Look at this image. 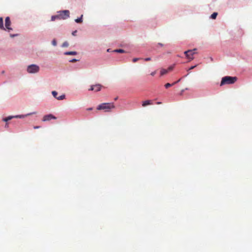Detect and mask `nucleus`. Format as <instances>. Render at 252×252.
<instances>
[{"instance_id": "nucleus-5", "label": "nucleus", "mask_w": 252, "mask_h": 252, "mask_svg": "<svg viewBox=\"0 0 252 252\" xmlns=\"http://www.w3.org/2000/svg\"><path fill=\"white\" fill-rule=\"evenodd\" d=\"M196 49H194L193 50H189L184 52L186 57L188 59H189L190 61L193 59V55L195 53V51H196Z\"/></svg>"}, {"instance_id": "nucleus-6", "label": "nucleus", "mask_w": 252, "mask_h": 252, "mask_svg": "<svg viewBox=\"0 0 252 252\" xmlns=\"http://www.w3.org/2000/svg\"><path fill=\"white\" fill-rule=\"evenodd\" d=\"M11 21L9 17H6L5 19V28L7 29L8 32H10L12 30V29L10 27Z\"/></svg>"}, {"instance_id": "nucleus-26", "label": "nucleus", "mask_w": 252, "mask_h": 252, "mask_svg": "<svg viewBox=\"0 0 252 252\" xmlns=\"http://www.w3.org/2000/svg\"><path fill=\"white\" fill-rule=\"evenodd\" d=\"M78 61V60H77L76 59H73L69 60V62H76Z\"/></svg>"}, {"instance_id": "nucleus-16", "label": "nucleus", "mask_w": 252, "mask_h": 252, "mask_svg": "<svg viewBox=\"0 0 252 252\" xmlns=\"http://www.w3.org/2000/svg\"><path fill=\"white\" fill-rule=\"evenodd\" d=\"M56 19H59L58 15H53L51 16V21H54Z\"/></svg>"}, {"instance_id": "nucleus-19", "label": "nucleus", "mask_w": 252, "mask_h": 252, "mask_svg": "<svg viewBox=\"0 0 252 252\" xmlns=\"http://www.w3.org/2000/svg\"><path fill=\"white\" fill-rule=\"evenodd\" d=\"M52 94L53 95V96L56 98L57 99V97H58L57 96V95H58V92L55 91H53L52 92Z\"/></svg>"}, {"instance_id": "nucleus-7", "label": "nucleus", "mask_w": 252, "mask_h": 252, "mask_svg": "<svg viewBox=\"0 0 252 252\" xmlns=\"http://www.w3.org/2000/svg\"><path fill=\"white\" fill-rule=\"evenodd\" d=\"M52 119H56V117L53 116L52 114H48L45 115L43 118L42 121L44 122L49 121Z\"/></svg>"}, {"instance_id": "nucleus-13", "label": "nucleus", "mask_w": 252, "mask_h": 252, "mask_svg": "<svg viewBox=\"0 0 252 252\" xmlns=\"http://www.w3.org/2000/svg\"><path fill=\"white\" fill-rule=\"evenodd\" d=\"M12 119V116H9L7 117L3 118L2 121L5 122H7L8 121L11 120Z\"/></svg>"}, {"instance_id": "nucleus-36", "label": "nucleus", "mask_w": 252, "mask_h": 252, "mask_svg": "<svg viewBox=\"0 0 252 252\" xmlns=\"http://www.w3.org/2000/svg\"><path fill=\"white\" fill-rule=\"evenodd\" d=\"M88 110H92V108H88Z\"/></svg>"}, {"instance_id": "nucleus-8", "label": "nucleus", "mask_w": 252, "mask_h": 252, "mask_svg": "<svg viewBox=\"0 0 252 252\" xmlns=\"http://www.w3.org/2000/svg\"><path fill=\"white\" fill-rule=\"evenodd\" d=\"M101 88V85L100 84H97L95 85H93L91 86V89H90V90L91 91H94L95 92H98L100 90Z\"/></svg>"}, {"instance_id": "nucleus-2", "label": "nucleus", "mask_w": 252, "mask_h": 252, "mask_svg": "<svg viewBox=\"0 0 252 252\" xmlns=\"http://www.w3.org/2000/svg\"><path fill=\"white\" fill-rule=\"evenodd\" d=\"M237 80V78L236 77H231V76H225L222 77L220 86H222L223 85L226 84H234Z\"/></svg>"}, {"instance_id": "nucleus-29", "label": "nucleus", "mask_w": 252, "mask_h": 252, "mask_svg": "<svg viewBox=\"0 0 252 252\" xmlns=\"http://www.w3.org/2000/svg\"><path fill=\"white\" fill-rule=\"evenodd\" d=\"M82 17H83V15H82L81 16V17H80V20H79L80 23H81L82 22Z\"/></svg>"}, {"instance_id": "nucleus-34", "label": "nucleus", "mask_w": 252, "mask_h": 252, "mask_svg": "<svg viewBox=\"0 0 252 252\" xmlns=\"http://www.w3.org/2000/svg\"><path fill=\"white\" fill-rule=\"evenodd\" d=\"M8 127V125L7 123H6L5 126V127L7 128Z\"/></svg>"}, {"instance_id": "nucleus-38", "label": "nucleus", "mask_w": 252, "mask_h": 252, "mask_svg": "<svg viewBox=\"0 0 252 252\" xmlns=\"http://www.w3.org/2000/svg\"><path fill=\"white\" fill-rule=\"evenodd\" d=\"M110 49H107V52H110Z\"/></svg>"}, {"instance_id": "nucleus-11", "label": "nucleus", "mask_w": 252, "mask_h": 252, "mask_svg": "<svg viewBox=\"0 0 252 252\" xmlns=\"http://www.w3.org/2000/svg\"><path fill=\"white\" fill-rule=\"evenodd\" d=\"M65 55H76L77 52L76 51H67L64 53Z\"/></svg>"}, {"instance_id": "nucleus-14", "label": "nucleus", "mask_w": 252, "mask_h": 252, "mask_svg": "<svg viewBox=\"0 0 252 252\" xmlns=\"http://www.w3.org/2000/svg\"><path fill=\"white\" fill-rule=\"evenodd\" d=\"M65 95L63 94L59 96H58L57 97V99L59 100H62L65 99Z\"/></svg>"}, {"instance_id": "nucleus-25", "label": "nucleus", "mask_w": 252, "mask_h": 252, "mask_svg": "<svg viewBox=\"0 0 252 252\" xmlns=\"http://www.w3.org/2000/svg\"><path fill=\"white\" fill-rule=\"evenodd\" d=\"M18 35V34H10V36L11 37V38H13V37H15L16 36H17Z\"/></svg>"}, {"instance_id": "nucleus-39", "label": "nucleus", "mask_w": 252, "mask_h": 252, "mask_svg": "<svg viewBox=\"0 0 252 252\" xmlns=\"http://www.w3.org/2000/svg\"><path fill=\"white\" fill-rule=\"evenodd\" d=\"M171 69H172V68L171 67H169V70H171Z\"/></svg>"}, {"instance_id": "nucleus-35", "label": "nucleus", "mask_w": 252, "mask_h": 252, "mask_svg": "<svg viewBox=\"0 0 252 252\" xmlns=\"http://www.w3.org/2000/svg\"><path fill=\"white\" fill-rule=\"evenodd\" d=\"M181 79H179L178 80H177V81L176 82V83H177L179 82L180 81Z\"/></svg>"}, {"instance_id": "nucleus-17", "label": "nucleus", "mask_w": 252, "mask_h": 252, "mask_svg": "<svg viewBox=\"0 0 252 252\" xmlns=\"http://www.w3.org/2000/svg\"><path fill=\"white\" fill-rule=\"evenodd\" d=\"M168 72V70L165 69H162L160 70V75H163L165 74H166Z\"/></svg>"}, {"instance_id": "nucleus-20", "label": "nucleus", "mask_w": 252, "mask_h": 252, "mask_svg": "<svg viewBox=\"0 0 252 252\" xmlns=\"http://www.w3.org/2000/svg\"><path fill=\"white\" fill-rule=\"evenodd\" d=\"M217 15L218 13L217 12H214L211 15V18L213 19H215L217 17Z\"/></svg>"}, {"instance_id": "nucleus-23", "label": "nucleus", "mask_w": 252, "mask_h": 252, "mask_svg": "<svg viewBox=\"0 0 252 252\" xmlns=\"http://www.w3.org/2000/svg\"><path fill=\"white\" fill-rule=\"evenodd\" d=\"M139 60H140V58H134V59H133V60H132V62H133V63H135V62H136L137 61H139Z\"/></svg>"}, {"instance_id": "nucleus-31", "label": "nucleus", "mask_w": 252, "mask_h": 252, "mask_svg": "<svg viewBox=\"0 0 252 252\" xmlns=\"http://www.w3.org/2000/svg\"><path fill=\"white\" fill-rule=\"evenodd\" d=\"M75 21L77 23H79V17H77L75 19Z\"/></svg>"}, {"instance_id": "nucleus-12", "label": "nucleus", "mask_w": 252, "mask_h": 252, "mask_svg": "<svg viewBox=\"0 0 252 252\" xmlns=\"http://www.w3.org/2000/svg\"><path fill=\"white\" fill-rule=\"evenodd\" d=\"M0 29L1 30H5V28L3 26V18L2 17H0Z\"/></svg>"}, {"instance_id": "nucleus-30", "label": "nucleus", "mask_w": 252, "mask_h": 252, "mask_svg": "<svg viewBox=\"0 0 252 252\" xmlns=\"http://www.w3.org/2000/svg\"><path fill=\"white\" fill-rule=\"evenodd\" d=\"M196 66V65L192 66H191V67L189 68V70L193 69H194Z\"/></svg>"}, {"instance_id": "nucleus-15", "label": "nucleus", "mask_w": 252, "mask_h": 252, "mask_svg": "<svg viewBox=\"0 0 252 252\" xmlns=\"http://www.w3.org/2000/svg\"><path fill=\"white\" fill-rule=\"evenodd\" d=\"M114 52L119 53H125V51L123 49H116L113 51Z\"/></svg>"}, {"instance_id": "nucleus-1", "label": "nucleus", "mask_w": 252, "mask_h": 252, "mask_svg": "<svg viewBox=\"0 0 252 252\" xmlns=\"http://www.w3.org/2000/svg\"><path fill=\"white\" fill-rule=\"evenodd\" d=\"M115 106L113 102L103 103L98 105L97 107V110H103L105 112H110L111 110L114 109Z\"/></svg>"}, {"instance_id": "nucleus-32", "label": "nucleus", "mask_w": 252, "mask_h": 252, "mask_svg": "<svg viewBox=\"0 0 252 252\" xmlns=\"http://www.w3.org/2000/svg\"><path fill=\"white\" fill-rule=\"evenodd\" d=\"M156 71L152 72L151 73V75L152 76H154V75L156 74Z\"/></svg>"}, {"instance_id": "nucleus-21", "label": "nucleus", "mask_w": 252, "mask_h": 252, "mask_svg": "<svg viewBox=\"0 0 252 252\" xmlns=\"http://www.w3.org/2000/svg\"><path fill=\"white\" fill-rule=\"evenodd\" d=\"M51 43L54 46H56L57 45V41L55 39H53Z\"/></svg>"}, {"instance_id": "nucleus-4", "label": "nucleus", "mask_w": 252, "mask_h": 252, "mask_svg": "<svg viewBox=\"0 0 252 252\" xmlns=\"http://www.w3.org/2000/svg\"><path fill=\"white\" fill-rule=\"evenodd\" d=\"M59 20H66L69 17V11L68 10H60L57 12Z\"/></svg>"}, {"instance_id": "nucleus-37", "label": "nucleus", "mask_w": 252, "mask_h": 252, "mask_svg": "<svg viewBox=\"0 0 252 252\" xmlns=\"http://www.w3.org/2000/svg\"><path fill=\"white\" fill-rule=\"evenodd\" d=\"M158 44H159V45H160V46H162V45H162V44H161V43H158Z\"/></svg>"}, {"instance_id": "nucleus-3", "label": "nucleus", "mask_w": 252, "mask_h": 252, "mask_svg": "<svg viewBox=\"0 0 252 252\" xmlns=\"http://www.w3.org/2000/svg\"><path fill=\"white\" fill-rule=\"evenodd\" d=\"M40 67L36 64H32L27 67V72L31 74H36L39 72Z\"/></svg>"}, {"instance_id": "nucleus-18", "label": "nucleus", "mask_w": 252, "mask_h": 252, "mask_svg": "<svg viewBox=\"0 0 252 252\" xmlns=\"http://www.w3.org/2000/svg\"><path fill=\"white\" fill-rule=\"evenodd\" d=\"M176 84V82H174V83H173L172 84L167 83V84H166L165 85V87L166 88H168L169 87H171V86H172L174 85H175V84Z\"/></svg>"}, {"instance_id": "nucleus-9", "label": "nucleus", "mask_w": 252, "mask_h": 252, "mask_svg": "<svg viewBox=\"0 0 252 252\" xmlns=\"http://www.w3.org/2000/svg\"><path fill=\"white\" fill-rule=\"evenodd\" d=\"M36 113V112H33L29 113H28V114H25V115H19V119H23V118H25V117H26L27 116L32 115V114H35Z\"/></svg>"}, {"instance_id": "nucleus-33", "label": "nucleus", "mask_w": 252, "mask_h": 252, "mask_svg": "<svg viewBox=\"0 0 252 252\" xmlns=\"http://www.w3.org/2000/svg\"><path fill=\"white\" fill-rule=\"evenodd\" d=\"M39 127H40V126H34V127H33V128H34V129H37V128H39Z\"/></svg>"}, {"instance_id": "nucleus-24", "label": "nucleus", "mask_w": 252, "mask_h": 252, "mask_svg": "<svg viewBox=\"0 0 252 252\" xmlns=\"http://www.w3.org/2000/svg\"><path fill=\"white\" fill-rule=\"evenodd\" d=\"M78 32V31L77 30H75L74 31H73L72 32V35L73 36H76L77 35V33Z\"/></svg>"}, {"instance_id": "nucleus-10", "label": "nucleus", "mask_w": 252, "mask_h": 252, "mask_svg": "<svg viewBox=\"0 0 252 252\" xmlns=\"http://www.w3.org/2000/svg\"><path fill=\"white\" fill-rule=\"evenodd\" d=\"M151 104H152V101L149 100H145L142 102V106L143 107H145L147 105H151Z\"/></svg>"}, {"instance_id": "nucleus-27", "label": "nucleus", "mask_w": 252, "mask_h": 252, "mask_svg": "<svg viewBox=\"0 0 252 252\" xmlns=\"http://www.w3.org/2000/svg\"><path fill=\"white\" fill-rule=\"evenodd\" d=\"M13 118H19V115L12 116Z\"/></svg>"}, {"instance_id": "nucleus-28", "label": "nucleus", "mask_w": 252, "mask_h": 252, "mask_svg": "<svg viewBox=\"0 0 252 252\" xmlns=\"http://www.w3.org/2000/svg\"><path fill=\"white\" fill-rule=\"evenodd\" d=\"M144 60L145 61H149L151 60V59L150 58H145Z\"/></svg>"}, {"instance_id": "nucleus-22", "label": "nucleus", "mask_w": 252, "mask_h": 252, "mask_svg": "<svg viewBox=\"0 0 252 252\" xmlns=\"http://www.w3.org/2000/svg\"><path fill=\"white\" fill-rule=\"evenodd\" d=\"M68 46V43L67 41L64 42L62 45V47H66Z\"/></svg>"}, {"instance_id": "nucleus-40", "label": "nucleus", "mask_w": 252, "mask_h": 252, "mask_svg": "<svg viewBox=\"0 0 252 252\" xmlns=\"http://www.w3.org/2000/svg\"><path fill=\"white\" fill-rule=\"evenodd\" d=\"M117 99V97H116V98H115V100H116Z\"/></svg>"}]
</instances>
